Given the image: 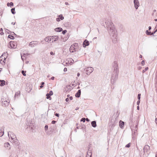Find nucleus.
Listing matches in <instances>:
<instances>
[{
	"label": "nucleus",
	"instance_id": "13d9d810",
	"mask_svg": "<svg viewBox=\"0 0 157 157\" xmlns=\"http://www.w3.org/2000/svg\"><path fill=\"white\" fill-rule=\"evenodd\" d=\"M68 4V3H67L66 4V5H67Z\"/></svg>",
	"mask_w": 157,
	"mask_h": 157
},
{
	"label": "nucleus",
	"instance_id": "f3484780",
	"mask_svg": "<svg viewBox=\"0 0 157 157\" xmlns=\"http://www.w3.org/2000/svg\"><path fill=\"white\" fill-rule=\"evenodd\" d=\"M7 5L8 6H13V3L12 2H11L10 3H8L7 4Z\"/></svg>",
	"mask_w": 157,
	"mask_h": 157
},
{
	"label": "nucleus",
	"instance_id": "c9c22d12",
	"mask_svg": "<svg viewBox=\"0 0 157 157\" xmlns=\"http://www.w3.org/2000/svg\"><path fill=\"white\" fill-rule=\"evenodd\" d=\"M56 116L59 117V114L58 113H56L55 114Z\"/></svg>",
	"mask_w": 157,
	"mask_h": 157
},
{
	"label": "nucleus",
	"instance_id": "20e7f679",
	"mask_svg": "<svg viewBox=\"0 0 157 157\" xmlns=\"http://www.w3.org/2000/svg\"><path fill=\"white\" fill-rule=\"evenodd\" d=\"M50 40H51L52 42H53L58 40L59 37L57 36H50Z\"/></svg>",
	"mask_w": 157,
	"mask_h": 157
},
{
	"label": "nucleus",
	"instance_id": "a19ab883",
	"mask_svg": "<svg viewBox=\"0 0 157 157\" xmlns=\"http://www.w3.org/2000/svg\"><path fill=\"white\" fill-rule=\"evenodd\" d=\"M69 99L68 98H66V101H69Z\"/></svg>",
	"mask_w": 157,
	"mask_h": 157
},
{
	"label": "nucleus",
	"instance_id": "4468645a",
	"mask_svg": "<svg viewBox=\"0 0 157 157\" xmlns=\"http://www.w3.org/2000/svg\"><path fill=\"white\" fill-rule=\"evenodd\" d=\"M91 125L94 127H95L96 126V121H93L91 123Z\"/></svg>",
	"mask_w": 157,
	"mask_h": 157
},
{
	"label": "nucleus",
	"instance_id": "7c9ffc66",
	"mask_svg": "<svg viewBox=\"0 0 157 157\" xmlns=\"http://www.w3.org/2000/svg\"><path fill=\"white\" fill-rule=\"evenodd\" d=\"M141 64L142 65H144L145 64V62L144 60L142 61L141 62Z\"/></svg>",
	"mask_w": 157,
	"mask_h": 157
},
{
	"label": "nucleus",
	"instance_id": "c85d7f7f",
	"mask_svg": "<svg viewBox=\"0 0 157 157\" xmlns=\"http://www.w3.org/2000/svg\"><path fill=\"white\" fill-rule=\"evenodd\" d=\"M140 95H141V94H139L138 95V98L139 100H140Z\"/></svg>",
	"mask_w": 157,
	"mask_h": 157
},
{
	"label": "nucleus",
	"instance_id": "4d7b16f0",
	"mask_svg": "<svg viewBox=\"0 0 157 157\" xmlns=\"http://www.w3.org/2000/svg\"><path fill=\"white\" fill-rule=\"evenodd\" d=\"M68 4V3H67L66 4V5H67Z\"/></svg>",
	"mask_w": 157,
	"mask_h": 157
},
{
	"label": "nucleus",
	"instance_id": "9b49d317",
	"mask_svg": "<svg viewBox=\"0 0 157 157\" xmlns=\"http://www.w3.org/2000/svg\"><path fill=\"white\" fill-rule=\"evenodd\" d=\"M124 125V122L121 121L119 122V125L121 128H123Z\"/></svg>",
	"mask_w": 157,
	"mask_h": 157
},
{
	"label": "nucleus",
	"instance_id": "6ab92c4d",
	"mask_svg": "<svg viewBox=\"0 0 157 157\" xmlns=\"http://www.w3.org/2000/svg\"><path fill=\"white\" fill-rule=\"evenodd\" d=\"M146 32V33L147 35H151L152 34H154L155 33H151V32H149L147 30Z\"/></svg>",
	"mask_w": 157,
	"mask_h": 157
},
{
	"label": "nucleus",
	"instance_id": "b1692460",
	"mask_svg": "<svg viewBox=\"0 0 157 157\" xmlns=\"http://www.w3.org/2000/svg\"><path fill=\"white\" fill-rule=\"evenodd\" d=\"M4 133L2 131H0V136H1L3 135Z\"/></svg>",
	"mask_w": 157,
	"mask_h": 157
},
{
	"label": "nucleus",
	"instance_id": "6e6d98bb",
	"mask_svg": "<svg viewBox=\"0 0 157 157\" xmlns=\"http://www.w3.org/2000/svg\"><path fill=\"white\" fill-rule=\"evenodd\" d=\"M0 30H1V31H2V28H1V29H0Z\"/></svg>",
	"mask_w": 157,
	"mask_h": 157
},
{
	"label": "nucleus",
	"instance_id": "f03ea898",
	"mask_svg": "<svg viewBox=\"0 0 157 157\" xmlns=\"http://www.w3.org/2000/svg\"><path fill=\"white\" fill-rule=\"evenodd\" d=\"M94 69L91 67H89L86 68L85 71L87 75H90L93 71Z\"/></svg>",
	"mask_w": 157,
	"mask_h": 157
},
{
	"label": "nucleus",
	"instance_id": "bb28decb",
	"mask_svg": "<svg viewBox=\"0 0 157 157\" xmlns=\"http://www.w3.org/2000/svg\"><path fill=\"white\" fill-rule=\"evenodd\" d=\"M67 32V31L66 30H63V31L62 32V33L63 34H65Z\"/></svg>",
	"mask_w": 157,
	"mask_h": 157
},
{
	"label": "nucleus",
	"instance_id": "603ef678",
	"mask_svg": "<svg viewBox=\"0 0 157 157\" xmlns=\"http://www.w3.org/2000/svg\"><path fill=\"white\" fill-rule=\"evenodd\" d=\"M142 56L141 55H140V57L142 58Z\"/></svg>",
	"mask_w": 157,
	"mask_h": 157
},
{
	"label": "nucleus",
	"instance_id": "6e6552de",
	"mask_svg": "<svg viewBox=\"0 0 157 157\" xmlns=\"http://www.w3.org/2000/svg\"><path fill=\"white\" fill-rule=\"evenodd\" d=\"M50 36H48L45 38V40L47 42L51 43L52 42L51 40H50Z\"/></svg>",
	"mask_w": 157,
	"mask_h": 157
},
{
	"label": "nucleus",
	"instance_id": "2eb2a0df",
	"mask_svg": "<svg viewBox=\"0 0 157 157\" xmlns=\"http://www.w3.org/2000/svg\"><path fill=\"white\" fill-rule=\"evenodd\" d=\"M46 96H47L46 98L47 99H49L50 100L51 99V98L50 97L51 95H50L48 94H47Z\"/></svg>",
	"mask_w": 157,
	"mask_h": 157
},
{
	"label": "nucleus",
	"instance_id": "a18cd8bd",
	"mask_svg": "<svg viewBox=\"0 0 157 157\" xmlns=\"http://www.w3.org/2000/svg\"><path fill=\"white\" fill-rule=\"evenodd\" d=\"M86 120L87 121H89V119H88V118H86Z\"/></svg>",
	"mask_w": 157,
	"mask_h": 157
},
{
	"label": "nucleus",
	"instance_id": "cd10ccee",
	"mask_svg": "<svg viewBox=\"0 0 157 157\" xmlns=\"http://www.w3.org/2000/svg\"><path fill=\"white\" fill-rule=\"evenodd\" d=\"M130 147V143H129L127 145H126L125 146V147Z\"/></svg>",
	"mask_w": 157,
	"mask_h": 157
},
{
	"label": "nucleus",
	"instance_id": "e433bc0d",
	"mask_svg": "<svg viewBox=\"0 0 157 157\" xmlns=\"http://www.w3.org/2000/svg\"><path fill=\"white\" fill-rule=\"evenodd\" d=\"M5 144L6 145L7 147H8V145H10L8 143H6Z\"/></svg>",
	"mask_w": 157,
	"mask_h": 157
},
{
	"label": "nucleus",
	"instance_id": "864d4df0",
	"mask_svg": "<svg viewBox=\"0 0 157 157\" xmlns=\"http://www.w3.org/2000/svg\"><path fill=\"white\" fill-rule=\"evenodd\" d=\"M155 21H157V19H155Z\"/></svg>",
	"mask_w": 157,
	"mask_h": 157
},
{
	"label": "nucleus",
	"instance_id": "c756f323",
	"mask_svg": "<svg viewBox=\"0 0 157 157\" xmlns=\"http://www.w3.org/2000/svg\"><path fill=\"white\" fill-rule=\"evenodd\" d=\"M8 37L10 38L11 39H13V36H12L11 35H9L8 36Z\"/></svg>",
	"mask_w": 157,
	"mask_h": 157
},
{
	"label": "nucleus",
	"instance_id": "4be33fe9",
	"mask_svg": "<svg viewBox=\"0 0 157 157\" xmlns=\"http://www.w3.org/2000/svg\"><path fill=\"white\" fill-rule=\"evenodd\" d=\"M26 72V71H21L22 74L24 76H25L26 75V74H25Z\"/></svg>",
	"mask_w": 157,
	"mask_h": 157
},
{
	"label": "nucleus",
	"instance_id": "72a5a7b5",
	"mask_svg": "<svg viewBox=\"0 0 157 157\" xmlns=\"http://www.w3.org/2000/svg\"><path fill=\"white\" fill-rule=\"evenodd\" d=\"M45 128L46 130H47L48 128V126L47 125H45Z\"/></svg>",
	"mask_w": 157,
	"mask_h": 157
},
{
	"label": "nucleus",
	"instance_id": "8fccbe9b",
	"mask_svg": "<svg viewBox=\"0 0 157 157\" xmlns=\"http://www.w3.org/2000/svg\"><path fill=\"white\" fill-rule=\"evenodd\" d=\"M0 34L1 35H3L4 34V33L3 32H2L0 33Z\"/></svg>",
	"mask_w": 157,
	"mask_h": 157
},
{
	"label": "nucleus",
	"instance_id": "aec40b11",
	"mask_svg": "<svg viewBox=\"0 0 157 157\" xmlns=\"http://www.w3.org/2000/svg\"><path fill=\"white\" fill-rule=\"evenodd\" d=\"M59 17L60 18V19L61 20H63L64 19V17L62 15H59Z\"/></svg>",
	"mask_w": 157,
	"mask_h": 157
},
{
	"label": "nucleus",
	"instance_id": "c03bdc74",
	"mask_svg": "<svg viewBox=\"0 0 157 157\" xmlns=\"http://www.w3.org/2000/svg\"><path fill=\"white\" fill-rule=\"evenodd\" d=\"M44 84V82H42L41 83V85H43Z\"/></svg>",
	"mask_w": 157,
	"mask_h": 157
},
{
	"label": "nucleus",
	"instance_id": "ddd939ff",
	"mask_svg": "<svg viewBox=\"0 0 157 157\" xmlns=\"http://www.w3.org/2000/svg\"><path fill=\"white\" fill-rule=\"evenodd\" d=\"M56 31L57 32H60L63 30V29L61 28H57L55 29Z\"/></svg>",
	"mask_w": 157,
	"mask_h": 157
},
{
	"label": "nucleus",
	"instance_id": "de8ad7c7",
	"mask_svg": "<svg viewBox=\"0 0 157 157\" xmlns=\"http://www.w3.org/2000/svg\"><path fill=\"white\" fill-rule=\"evenodd\" d=\"M148 28H149V29L150 30L151 29V26H149Z\"/></svg>",
	"mask_w": 157,
	"mask_h": 157
},
{
	"label": "nucleus",
	"instance_id": "1a4fd4ad",
	"mask_svg": "<svg viewBox=\"0 0 157 157\" xmlns=\"http://www.w3.org/2000/svg\"><path fill=\"white\" fill-rule=\"evenodd\" d=\"M81 91L80 90H78L77 92L75 94V97H79L81 95Z\"/></svg>",
	"mask_w": 157,
	"mask_h": 157
},
{
	"label": "nucleus",
	"instance_id": "f257e3e1",
	"mask_svg": "<svg viewBox=\"0 0 157 157\" xmlns=\"http://www.w3.org/2000/svg\"><path fill=\"white\" fill-rule=\"evenodd\" d=\"M78 48V44L77 43H75L72 45L70 48V51L71 52H75Z\"/></svg>",
	"mask_w": 157,
	"mask_h": 157
},
{
	"label": "nucleus",
	"instance_id": "3c124183",
	"mask_svg": "<svg viewBox=\"0 0 157 157\" xmlns=\"http://www.w3.org/2000/svg\"><path fill=\"white\" fill-rule=\"evenodd\" d=\"M157 31V29L154 32V33H155Z\"/></svg>",
	"mask_w": 157,
	"mask_h": 157
},
{
	"label": "nucleus",
	"instance_id": "9d476101",
	"mask_svg": "<svg viewBox=\"0 0 157 157\" xmlns=\"http://www.w3.org/2000/svg\"><path fill=\"white\" fill-rule=\"evenodd\" d=\"M149 148V146L148 145H145L144 147V151L147 152Z\"/></svg>",
	"mask_w": 157,
	"mask_h": 157
},
{
	"label": "nucleus",
	"instance_id": "49530a36",
	"mask_svg": "<svg viewBox=\"0 0 157 157\" xmlns=\"http://www.w3.org/2000/svg\"><path fill=\"white\" fill-rule=\"evenodd\" d=\"M137 109L138 110H139V106H137Z\"/></svg>",
	"mask_w": 157,
	"mask_h": 157
},
{
	"label": "nucleus",
	"instance_id": "423d86ee",
	"mask_svg": "<svg viewBox=\"0 0 157 157\" xmlns=\"http://www.w3.org/2000/svg\"><path fill=\"white\" fill-rule=\"evenodd\" d=\"M10 45L11 48H15L16 47L15 43L13 42H10Z\"/></svg>",
	"mask_w": 157,
	"mask_h": 157
},
{
	"label": "nucleus",
	"instance_id": "4c0bfd02",
	"mask_svg": "<svg viewBox=\"0 0 157 157\" xmlns=\"http://www.w3.org/2000/svg\"><path fill=\"white\" fill-rule=\"evenodd\" d=\"M50 54L51 55H53L54 54L52 52H51L50 53Z\"/></svg>",
	"mask_w": 157,
	"mask_h": 157
},
{
	"label": "nucleus",
	"instance_id": "dca6fc26",
	"mask_svg": "<svg viewBox=\"0 0 157 157\" xmlns=\"http://www.w3.org/2000/svg\"><path fill=\"white\" fill-rule=\"evenodd\" d=\"M68 37H69L63 38L62 39L63 40V42H65L68 39Z\"/></svg>",
	"mask_w": 157,
	"mask_h": 157
},
{
	"label": "nucleus",
	"instance_id": "5701e85b",
	"mask_svg": "<svg viewBox=\"0 0 157 157\" xmlns=\"http://www.w3.org/2000/svg\"><path fill=\"white\" fill-rule=\"evenodd\" d=\"M148 67H146V68H145L144 70H143V71L142 72H143V73H144V72L146 71L147 70H148Z\"/></svg>",
	"mask_w": 157,
	"mask_h": 157
},
{
	"label": "nucleus",
	"instance_id": "2f4dec72",
	"mask_svg": "<svg viewBox=\"0 0 157 157\" xmlns=\"http://www.w3.org/2000/svg\"><path fill=\"white\" fill-rule=\"evenodd\" d=\"M56 20L57 21H60V18L59 17V18H56Z\"/></svg>",
	"mask_w": 157,
	"mask_h": 157
},
{
	"label": "nucleus",
	"instance_id": "473e14b6",
	"mask_svg": "<svg viewBox=\"0 0 157 157\" xmlns=\"http://www.w3.org/2000/svg\"><path fill=\"white\" fill-rule=\"evenodd\" d=\"M64 72H66L67 71V68H65L63 70Z\"/></svg>",
	"mask_w": 157,
	"mask_h": 157
},
{
	"label": "nucleus",
	"instance_id": "f8f14e48",
	"mask_svg": "<svg viewBox=\"0 0 157 157\" xmlns=\"http://www.w3.org/2000/svg\"><path fill=\"white\" fill-rule=\"evenodd\" d=\"M0 81L1 82L0 85L1 86H3L6 84L5 81L4 80H0Z\"/></svg>",
	"mask_w": 157,
	"mask_h": 157
},
{
	"label": "nucleus",
	"instance_id": "58836bf2",
	"mask_svg": "<svg viewBox=\"0 0 157 157\" xmlns=\"http://www.w3.org/2000/svg\"><path fill=\"white\" fill-rule=\"evenodd\" d=\"M55 78V77H52L51 78V79L52 80H54Z\"/></svg>",
	"mask_w": 157,
	"mask_h": 157
},
{
	"label": "nucleus",
	"instance_id": "39448f33",
	"mask_svg": "<svg viewBox=\"0 0 157 157\" xmlns=\"http://www.w3.org/2000/svg\"><path fill=\"white\" fill-rule=\"evenodd\" d=\"M134 3L135 7L136 9H137L139 6V1L138 0H134Z\"/></svg>",
	"mask_w": 157,
	"mask_h": 157
},
{
	"label": "nucleus",
	"instance_id": "09e8293b",
	"mask_svg": "<svg viewBox=\"0 0 157 157\" xmlns=\"http://www.w3.org/2000/svg\"><path fill=\"white\" fill-rule=\"evenodd\" d=\"M43 87V86H42V85H41V86H40V88H42Z\"/></svg>",
	"mask_w": 157,
	"mask_h": 157
},
{
	"label": "nucleus",
	"instance_id": "37998d69",
	"mask_svg": "<svg viewBox=\"0 0 157 157\" xmlns=\"http://www.w3.org/2000/svg\"><path fill=\"white\" fill-rule=\"evenodd\" d=\"M77 75L78 77H79L80 75V73H78Z\"/></svg>",
	"mask_w": 157,
	"mask_h": 157
},
{
	"label": "nucleus",
	"instance_id": "a878e982",
	"mask_svg": "<svg viewBox=\"0 0 157 157\" xmlns=\"http://www.w3.org/2000/svg\"><path fill=\"white\" fill-rule=\"evenodd\" d=\"M52 96L53 94V92L52 91H50L49 92V93L48 94Z\"/></svg>",
	"mask_w": 157,
	"mask_h": 157
},
{
	"label": "nucleus",
	"instance_id": "412c9836",
	"mask_svg": "<svg viewBox=\"0 0 157 157\" xmlns=\"http://www.w3.org/2000/svg\"><path fill=\"white\" fill-rule=\"evenodd\" d=\"M11 11L12 13L15 14V8H13L11 9Z\"/></svg>",
	"mask_w": 157,
	"mask_h": 157
},
{
	"label": "nucleus",
	"instance_id": "79ce46f5",
	"mask_svg": "<svg viewBox=\"0 0 157 157\" xmlns=\"http://www.w3.org/2000/svg\"><path fill=\"white\" fill-rule=\"evenodd\" d=\"M73 99V98L72 97H70V99L71 100H72Z\"/></svg>",
	"mask_w": 157,
	"mask_h": 157
},
{
	"label": "nucleus",
	"instance_id": "f704fd0d",
	"mask_svg": "<svg viewBox=\"0 0 157 157\" xmlns=\"http://www.w3.org/2000/svg\"><path fill=\"white\" fill-rule=\"evenodd\" d=\"M56 122V121H53L52 122V124H55Z\"/></svg>",
	"mask_w": 157,
	"mask_h": 157
},
{
	"label": "nucleus",
	"instance_id": "a211bd4d",
	"mask_svg": "<svg viewBox=\"0 0 157 157\" xmlns=\"http://www.w3.org/2000/svg\"><path fill=\"white\" fill-rule=\"evenodd\" d=\"M68 59V61H70L71 62L70 63H69L71 64L73 63V62H72V61H73V60L72 59L69 58V59Z\"/></svg>",
	"mask_w": 157,
	"mask_h": 157
},
{
	"label": "nucleus",
	"instance_id": "bf43d9fd",
	"mask_svg": "<svg viewBox=\"0 0 157 157\" xmlns=\"http://www.w3.org/2000/svg\"><path fill=\"white\" fill-rule=\"evenodd\" d=\"M1 71V70H0V71Z\"/></svg>",
	"mask_w": 157,
	"mask_h": 157
},
{
	"label": "nucleus",
	"instance_id": "ea45409f",
	"mask_svg": "<svg viewBox=\"0 0 157 157\" xmlns=\"http://www.w3.org/2000/svg\"><path fill=\"white\" fill-rule=\"evenodd\" d=\"M140 103V101L139 100L138 101H137V104L138 105H139V104Z\"/></svg>",
	"mask_w": 157,
	"mask_h": 157
},
{
	"label": "nucleus",
	"instance_id": "393cba45",
	"mask_svg": "<svg viewBox=\"0 0 157 157\" xmlns=\"http://www.w3.org/2000/svg\"><path fill=\"white\" fill-rule=\"evenodd\" d=\"M85 118H83L81 119V121H83V122H84L85 121Z\"/></svg>",
	"mask_w": 157,
	"mask_h": 157
},
{
	"label": "nucleus",
	"instance_id": "7ed1b4c3",
	"mask_svg": "<svg viewBox=\"0 0 157 157\" xmlns=\"http://www.w3.org/2000/svg\"><path fill=\"white\" fill-rule=\"evenodd\" d=\"M6 58L4 56L3 54L0 57V63L2 65H4L5 63Z\"/></svg>",
	"mask_w": 157,
	"mask_h": 157
},
{
	"label": "nucleus",
	"instance_id": "5fc2aeb1",
	"mask_svg": "<svg viewBox=\"0 0 157 157\" xmlns=\"http://www.w3.org/2000/svg\"><path fill=\"white\" fill-rule=\"evenodd\" d=\"M67 97H69V96H70V95H67Z\"/></svg>",
	"mask_w": 157,
	"mask_h": 157
},
{
	"label": "nucleus",
	"instance_id": "0eeeda50",
	"mask_svg": "<svg viewBox=\"0 0 157 157\" xmlns=\"http://www.w3.org/2000/svg\"><path fill=\"white\" fill-rule=\"evenodd\" d=\"M89 41L86 40H85L83 43V46L84 47H85L86 46H88L89 45Z\"/></svg>",
	"mask_w": 157,
	"mask_h": 157
}]
</instances>
